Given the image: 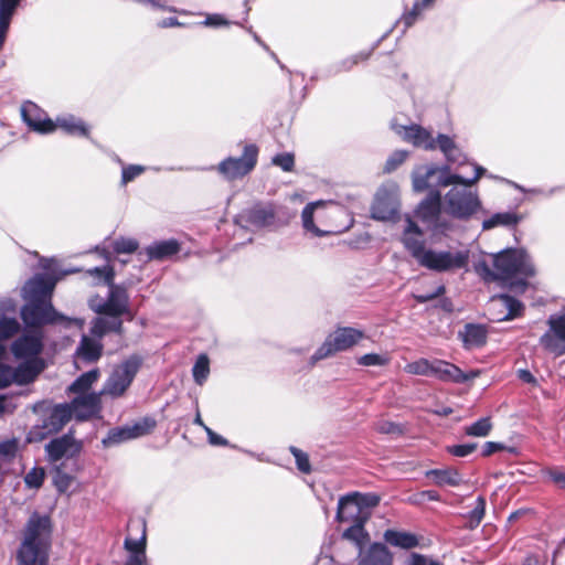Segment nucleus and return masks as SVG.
<instances>
[{
    "instance_id": "1",
    "label": "nucleus",
    "mask_w": 565,
    "mask_h": 565,
    "mask_svg": "<svg viewBox=\"0 0 565 565\" xmlns=\"http://www.w3.org/2000/svg\"><path fill=\"white\" fill-rule=\"evenodd\" d=\"M477 274L484 281H509L519 278L511 284L512 288L524 290L527 286L524 280L535 274L530 256L524 249L508 248L493 255V270L486 260L475 266Z\"/></svg>"
},
{
    "instance_id": "2",
    "label": "nucleus",
    "mask_w": 565,
    "mask_h": 565,
    "mask_svg": "<svg viewBox=\"0 0 565 565\" xmlns=\"http://www.w3.org/2000/svg\"><path fill=\"white\" fill-rule=\"evenodd\" d=\"M49 516L33 514L25 526L23 540L17 554L18 565H47L51 545Z\"/></svg>"
},
{
    "instance_id": "3",
    "label": "nucleus",
    "mask_w": 565,
    "mask_h": 565,
    "mask_svg": "<svg viewBox=\"0 0 565 565\" xmlns=\"http://www.w3.org/2000/svg\"><path fill=\"white\" fill-rule=\"evenodd\" d=\"M481 209L478 192L470 186H452L444 196L443 210L446 214L462 221L469 220Z\"/></svg>"
},
{
    "instance_id": "4",
    "label": "nucleus",
    "mask_w": 565,
    "mask_h": 565,
    "mask_svg": "<svg viewBox=\"0 0 565 565\" xmlns=\"http://www.w3.org/2000/svg\"><path fill=\"white\" fill-rule=\"evenodd\" d=\"M88 307L95 313L108 317H122L128 315L132 319L129 307V295L127 288L115 282L108 285L107 297L94 295L88 299Z\"/></svg>"
},
{
    "instance_id": "5",
    "label": "nucleus",
    "mask_w": 565,
    "mask_h": 565,
    "mask_svg": "<svg viewBox=\"0 0 565 565\" xmlns=\"http://www.w3.org/2000/svg\"><path fill=\"white\" fill-rule=\"evenodd\" d=\"M468 260V250L452 253L450 250L426 248L417 263L429 270L445 273L463 268Z\"/></svg>"
},
{
    "instance_id": "6",
    "label": "nucleus",
    "mask_w": 565,
    "mask_h": 565,
    "mask_svg": "<svg viewBox=\"0 0 565 565\" xmlns=\"http://www.w3.org/2000/svg\"><path fill=\"white\" fill-rule=\"evenodd\" d=\"M363 338V332L354 328H339L331 333L310 358V365L337 352L345 351Z\"/></svg>"
},
{
    "instance_id": "7",
    "label": "nucleus",
    "mask_w": 565,
    "mask_h": 565,
    "mask_svg": "<svg viewBox=\"0 0 565 565\" xmlns=\"http://www.w3.org/2000/svg\"><path fill=\"white\" fill-rule=\"evenodd\" d=\"M258 148L245 145L241 157H227L217 167V172L227 181L242 179L253 171L257 163Z\"/></svg>"
},
{
    "instance_id": "8",
    "label": "nucleus",
    "mask_w": 565,
    "mask_h": 565,
    "mask_svg": "<svg viewBox=\"0 0 565 565\" xmlns=\"http://www.w3.org/2000/svg\"><path fill=\"white\" fill-rule=\"evenodd\" d=\"M140 364L141 360L132 355L115 367L100 391L102 394L110 395L111 397L121 396L134 381Z\"/></svg>"
},
{
    "instance_id": "9",
    "label": "nucleus",
    "mask_w": 565,
    "mask_h": 565,
    "mask_svg": "<svg viewBox=\"0 0 565 565\" xmlns=\"http://www.w3.org/2000/svg\"><path fill=\"white\" fill-rule=\"evenodd\" d=\"M399 210V190L396 183L383 184L375 193L371 215L379 221H393Z\"/></svg>"
},
{
    "instance_id": "10",
    "label": "nucleus",
    "mask_w": 565,
    "mask_h": 565,
    "mask_svg": "<svg viewBox=\"0 0 565 565\" xmlns=\"http://www.w3.org/2000/svg\"><path fill=\"white\" fill-rule=\"evenodd\" d=\"M20 313L23 322L32 328L70 321L54 309L51 300L26 301Z\"/></svg>"
},
{
    "instance_id": "11",
    "label": "nucleus",
    "mask_w": 565,
    "mask_h": 565,
    "mask_svg": "<svg viewBox=\"0 0 565 565\" xmlns=\"http://www.w3.org/2000/svg\"><path fill=\"white\" fill-rule=\"evenodd\" d=\"M547 330L539 340L540 345L555 358L565 354V312L551 315L546 321Z\"/></svg>"
},
{
    "instance_id": "12",
    "label": "nucleus",
    "mask_w": 565,
    "mask_h": 565,
    "mask_svg": "<svg viewBox=\"0 0 565 565\" xmlns=\"http://www.w3.org/2000/svg\"><path fill=\"white\" fill-rule=\"evenodd\" d=\"M487 310L491 321H509L522 315L524 305L509 295H495L491 297Z\"/></svg>"
},
{
    "instance_id": "13",
    "label": "nucleus",
    "mask_w": 565,
    "mask_h": 565,
    "mask_svg": "<svg viewBox=\"0 0 565 565\" xmlns=\"http://www.w3.org/2000/svg\"><path fill=\"white\" fill-rule=\"evenodd\" d=\"M156 426V422L151 418H145L134 425L116 427L108 431L102 443L105 447L117 446L121 443L145 436L149 434Z\"/></svg>"
},
{
    "instance_id": "14",
    "label": "nucleus",
    "mask_w": 565,
    "mask_h": 565,
    "mask_svg": "<svg viewBox=\"0 0 565 565\" xmlns=\"http://www.w3.org/2000/svg\"><path fill=\"white\" fill-rule=\"evenodd\" d=\"M441 207L440 192L434 190L419 203L416 213L422 221L431 225L436 231L444 233L449 226L446 222L441 221Z\"/></svg>"
},
{
    "instance_id": "15",
    "label": "nucleus",
    "mask_w": 565,
    "mask_h": 565,
    "mask_svg": "<svg viewBox=\"0 0 565 565\" xmlns=\"http://www.w3.org/2000/svg\"><path fill=\"white\" fill-rule=\"evenodd\" d=\"M391 129L402 140L412 143L414 147L423 148L428 151L435 150V145H433V135L419 125H402L394 119L391 121Z\"/></svg>"
},
{
    "instance_id": "16",
    "label": "nucleus",
    "mask_w": 565,
    "mask_h": 565,
    "mask_svg": "<svg viewBox=\"0 0 565 565\" xmlns=\"http://www.w3.org/2000/svg\"><path fill=\"white\" fill-rule=\"evenodd\" d=\"M332 205L331 202L316 201L308 203L301 212L302 227L315 237L328 235L331 231L320 228L316 223L323 225V217L327 215L326 209Z\"/></svg>"
},
{
    "instance_id": "17",
    "label": "nucleus",
    "mask_w": 565,
    "mask_h": 565,
    "mask_svg": "<svg viewBox=\"0 0 565 565\" xmlns=\"http://www.w3.org/2000/svg\"><path fill=\"white\" fill-rule=\"evenodd\" d=\"M54 287L55 280L36 275L23 286L22 297L25 301H50Z\"/></svg>"
},
{
    "instance_id": "18",
    "label": "nucleus",
    "mask_w": 565,
    "mask_h": 565,
    "mask_svg": "<svg viewBox=\"0 0 565 565\" xmlns=\"http://www.w3.org/2000/svg\"><path fill=\"white\" fill-rule=\"evenodd\" d=\"M45 450L50 460L57 461L63 457L73 458L77 456L82 450V443L76 440L70 434H66L62 437L51 440L45 446Z\"/></svg>"
},
{
    "instance_id": "19",
    "label": "nucleus",
    "mask_w": 565,
    "mask_h": 565,
    "mask_svg": "<svg viewBox=\"0 0 565 565\" xmlns=\"http://www.w3.org/2000/svg\"><path fill=\"white\" fill-rule=\"evenodd\" d=\"M370 511H362L358 501L349 493L339 499L335 520L340 523L367 522Z\"/></svg>"
},
{
    "instance_id": "20",
    "label": "nucleus",
    "mask_w": 565,
    "mask_h": 565,
    "mask_svg": "<svg viewBox=\"0 0 565 565\" xmlns=\"http://www.w3.org/2000/svg\"><path fill=\"white\" fill-rule=\"evenodd\" d=\"M21 116L23 121L34 131L49 134L55 130L54 122L32 102L22 105Z\"/></svg>"
},
{
    "instance_id": "21",
    "label": "nucleus",
    "mask_w": 565,
    "mask_h": 565,
    "mask_svg": "<svg viewBox=\"0 0 565 565\" xmlns=\"http://www.w3.org/2000/svg\"><path fill=\"white\" fill-rule=\"evenodd\" d=\"M102 392H92L88 394L77 395L71 403H67L72 409V414L78 420H85L97 414L100 409Z\"/></svg>"
},
{
    "instance_id": "22",
    "label": "nucleus",
    "mask_w": 565,
    "mask_h": 565,
    "mask_svg": "<svg viewBox=\"0 0 565 565\" xmlns=\"http://www.w3.org/2000/svg\"><path fill=\"white\" fill-rule=\"evenodd\" d=\"M438 174V179L443 175L451 174L449 172V166L437 167L435 164H423L416 167L412 172L413 189L416 192L426 191L430 184L431 179ZM439 180H437V183Z\"/></svg>"
},
{
    "instance_id": "23",
    "label": "nucleus",
    "mask_w": 565,
    "mask_h": 565,
    "mask_svg": "<svg viewBox=\"0 0 565 565\" xmlns=\"http://www.w3.org/2000/svg\"><path fill=\"white\" fill-rule=\"evenodd\" d=\"M359 565H392L393 555L382 543L365 545L358 553Z\"/></svg>"
},
{
    "instance_id": "24",
    "label": "nucleus",
    "mask_w": 565,
    "mask_h": 565,
    "mask_svg": "<svg viewBox=\"0 0 565 565\" xmlns=\"http://www.w3.org/2000/svg\"><path fill=\"white\" fill-rule=\"evenodd\" d=\"M43 344L40 335L23 334L18 338L11 345L12 354L17 359H39L38 355L42 351Z\"/></svg>"
},
{
    "instance_id": "25",
    "label": "nucleus",
    "mask_w": 565,
    "mask_h": 565,
    "mask_svg": "<svg viewBox=\"0 0 565 565\" xmlns=\"http://www.w3.org/2000/svg\"><path fill=\"white\" fill-rule=\"evenodd\" d=\"M238 221L258 228L269 226L275 221V211L271 204H256L252 209L242 212Z\"/></svg>"
},
{
    "instance_id": "26",
    "label": "nucleus",
    "mask_w": 565,
    "mask_h": 565,
    "mask_svg": "<svg viewBox=\"0 0 565 565\" xmlns=\"http://www.w3.org/2000/svg\"><path fill=\"white\" fill-rule=\"evenodd\" d=\"M67 403L55 405L44 419L43 428L47 434L60 431L72 418V409Z\"/></svg>"
},
{
    "instance_id": "27",
    "label": "nucleus",
    "mask_w": 565,
    "mask_h": 565,
    "mask_svg": "<svg viewBox=\"0 0 565 565\" xmlns=\"http://www.w3.org/2000/svg\"><path fill=\"white\" fill-rule=\"evenodd\" d=\"M90 324V334L94 338L102 339L108 332L124 333L122 321L118 317H97L92 320Z\"/></svg>"
},
{
    "instance_id": "28",
    "label": "nucleus",
    "mask_w": 565,
    "mask_h": 565,
    "mask_svg": "<svg viewBox=\"0 0 565 565\" xmlns=\"http://www.w3.org/2000/svg\"><path fill=\"white\" fill-rule=\"evenodd\" d=\"M103 352L100 339L83 335L79 345L76 349V359L86 363L96 362Z\"/></svg>"
},
{
    "instance_id": "29",
    "label": "nucleus",
    "mask_w": 565,
    "mask_h": 565,
    "mask_svg": "<svg viewBox=\"0 0 565 565\" xmlns=\"http://www.w3.org/2000/svg\"><path fill=\"white\" fill-rule=\"evenodd\" d=\"M44 363L41 359L26 360L14 370V379L18 384H29L43 371Z\"/></svg>"
},
{
    "instance_id": "30",
    "label": "nucleus",
    "mask_w": 565,
    "mask_h": 565,
    "mask_svg": "<svg viewBox=\"0 0 565 565\" xmlns=\"http://www.w3.org/2000/svg\"><path fill=\"white\" fill-rule=\"evenodd\" d=\"M180 250V244L175 239L154 242L147 246L142 253L147 255L149 260H162Z\"/></svg>"
},
{
    "instance_id": "31",
    "label": "nucleus",
    "mask_w": 565,
    "mask_h": 565,
    "mask_svg": "<svg viewBox=\"0 0 565 565\" xmlns=\"http://www.w3.org/2000/svg\"><path fill=\"white\" fill-rule=\"evenodd\" d=\"M426 477L431 479L438 487H458L463 482L462 476L455 468L431 469L426 471Z\"/></svg>"
},
{
    "instance_id": "32",
    "label": "nucleus",
    "mask_w": 565,
    "mask_h": 565,
    "mask_svg": "<svg viewBox=\"0 0 565 565\" xmlns=\"http://www.w3.org/2000/svg\"><path fill=\"white\" fill-rule=\"evenodd\" d=\"M430 376H434L444 382L456 383V380H461L459 377L461 376V370L447 361L434 360L431 361Z\"/></svg>"
},
{
    "instance_id": "33",
    "label": "nucleus",
    "mask_w": 565,
    "mask_h": 565,
    "mask_svg": "<svg viewBox=\"0 0 565 565\" xmlns=\"http://www.w3.org/2000/svg\"><path fill=\"white\" fill-rule=\"evenodd\" d=\"M54 125L55 128L58 127L70 135L85 137L88 135V128L85 122L73 115L57 117Z\"/></svg>"
},
{
    "instance_id": "34",
    "label": "nucleus",
    "mask_w": 565,
    "mask_h": 565,
    "mask_svg": "<svg viewBox=\"0 0 565 565\" xmlns=\"http://www.w3.org/2000/svg\"><path fill=\"white\" fill-rule=\"evenodd\" d=\"M462 341L467 348H478L486 343L487 331L482 326L479 324H466L465 330L461 333Z\"/></svg>"
},
{
    "instance_id": "35",
    "label": "nucleus",
    "mask_w": 565,
    "mask_h": 565,
    "mask_svg": "<svg viewBox=\"0 0 565 565\" xmlns=\"http://www.w3.org/2000/svg\"><path fill=\"white\" fill-rule=\"evenodd\" d=\"M99 379V370L94 369L78 376L67 388L68 393L81 395L88 394L92 385Z\"/></svg>"
},
{
    "instance_id": "36",
    "label": "nucleus",
    "mask_w": 565,
    "mask_h": 565,
    "mask_svg": "<svg viewBox=\"0 0 565 565\" xmlns=\"http://www.w3.org/2000/svg\"><path fill=\"white\" fill-rule=\"evenodd\" d=\"M384 540L393 546L406 550L413 548L418 545L417 537L408 532L387 530L384 533Z\"/></svg>"
},
{
    "instance_id": "37",
    "label": "nucleus",
    "mask_w": 565,
    "mask_h": 565,
    "mask_svg": "<svg viewBox=\"0 0 565 565\" xmlns=\"http://www.w3.org/2000/svg\"><path fill=\"white\" fill-rule=\"evenodd\" d=\"M473 168H475V171H476V174L473 178L471 179H466L459 174H447V175H443L440 179H439V186H448V185H451V184H460V185H465V186H472L473 184H476L479 179L486 173V169L482 168L481 166H478L476 163H473Z\"/></svg>"
},
{
    "instance_id": "38",
    "label": "nucleus",
    "mask_w": 565,
    "mask_h": 565,
    "mask_svg": "<svg viewBox=\"0 0 565 565\" xmlns=\"http://www.w3.org/2000/svg\"><path fill=\"white\" fill-rule=\"evenodd\" d=\"M520 221L521 216L514 212L495 213L482 222V228L488 231L497 226H514Z\"/></svg>"
},
{
    "instance_id": "39",
    "label": "nucleus",
    "mask_w": 565,
    "mask_h": 565,
    "mask_svg": "<svg viewBox=\"0 0 565 565\" xmlns=\"http://www.w3.org/2000/svg\"><path fill=\"white\" fill-rule=\"evenodd\" d=\"M365 523L366 522L352 523V525L342 533V539L354 543L359 551L370 540V535L364 529Z\"/></svg>"
},
{
    "instance_id": "40",
    "label": "nucleus",
    "mask_w": 565,
    "mask_h": 565,
    "mask_svg": "<svg viewBox=\"0 0 565 565\" xmlns=\"http://www.w3.org/2000/svg\"><path fill=\"white\" fill-rule=\"evenodd\" d=\"M210 374V360L206 354H200L193 365L192 375L194 382L202 385Z\"/></svg>"
},
{
    "instance_id": "41",
    "label": "nucleus",
    "mask_w": 565,
    "mask_h": 565,
    "mask_svg": "<svg viewBox=\"0 0 565 565\" xmlns=\"http://www.w3.org/2000/svg\"><path fill=\"white\" fill-rule=\"evenodd\" d=\"M492 429L490 417H482L473 424L465 427V433L472 437H487Z\"/></svg>"
},
{
    "instance_id": "42",
    "label": "nucleus",
    "mask_w": 565,
    "mask_h": 565,
    "mask_svg": "<svg viewBox=\"0 0 565 565\" xmlns=\"http://www.w3.org/2000/svg\"><path fill=\"white\" fill-rule=\"evenodd\" d=\"M403 244L417 262L426 249L422 236L403 235Z\"/></svg>"
},
{
    "instance_id": "43",
    "label": "nucleus",
    "mask_w": 565,
    "mask_h": 565,
    "mask_svg": "<svg viewBox=\"0 0 565 565\" xmlns=\"http://www.w3.org/2000/svg\"><path fill=\"white\" fill-rule=\"evenodd\" d=\"M435 0H418L414 3L412 10L403 15V22L406 28L412 26L422 11L434 4Z\"/></svg>"
},
{
    "instance_id": "44",
    "label": "nucleus",
    "mask_w": 565,
    "mask_h": 565,
    "mask_svg": "<svg viewBox=\"0 0 565 565\" xmlns=\"http://www.w3.org/2000/svg\"><path fill=\"white\" fill-rule=\"evenodd\" d=\"M19 439L11 438L0 443V459L3 461H12L19 452Z\"/></svg>"
},
{
    "instance_id": "45",
    "label": "nucleus",
    "mask_w": 565,
    "mask_h": 565,
    "mask_svg": "<svg viewBox=\"0 0 565 565\" xmlns=\"http://www.w3.org/2000/svg\"><path fill=\"white\" fill-rule=\"evenodd\" d=\"M405 372L413 375L430 376L431 361L427 359H419L417 361L407 363L404 367Z\"/></svg>"
},
{
    "instance_id": "46",
    "label": "nucleus",
    "mask_w": 565,
    "mask_h": 565,
    "mask_svg": "<svg viewBox=\"0 0 565 565\" xmlns=\"http://www.w3.org/2000/svg\"><path fill=\"white\" fill-rule=\"evenodd\" d=\"M20 331V323L15 318L0 319V341L8 340Z\"/></svg>"
},
{
    "instance_id": "47",
    "label": "nucleus",
    "mask_w": 565,
    "mask_h": 565,
    "mask_svg": "<svg viewBox=\"0 0 565 565\" xmlns=\"http://www.w3.org/2000/svg\"><path fill=\"white\" fill-rule=\"evenodd\" d=\"M409 152L407 150H396L390 154L385 164L384 172L391 173L402 166L408 158Z\"/></svg>"
},
{
    "instance_id": "48",
    "label": "nucleus",
    "mask_w": 565,
    "mask_h": 565,
    "mask_svg": "<svg viewBox=\"0 0 565 565\" xmlns=\"http://www.w3.org/2000/svg\"><path fill=\"white\" fill-rule=\"evenodd\" d=\"M125 548L130 552V556H139L146 558V533L138 540L126 539Z\"/></svg>"
},
{
    "instance_id": "49",
    "label": "nucleus",
    "mask_w": 565,
    "mask_h": 565,
    "mask_svg": "<svg viewBox=\"0 0 565 565\" xmlns=\"http://www.w3.org/2000/svg\"><path fill=\"white\" fill-rule=\"evenodd\" d=\"M350 494L358 501L362 511H370V509L375 508L380 503V497L374 493L352 492Z\"/></svg>"
},
{
    "instance_id": "50",
    "label": "nucleus",
    "mask_w": 565,
    "mask_h": 565,
    "mask_svg": "<svg viewBox=\"0 0 565 565\" xmlns=\"http://www.w3.org/2000/svg\"><path fill=\"white\" fill-rule=\"evenodd\" d=\"M138 246V242L129 237H119L113 244L114 250L117 254H132L137 250Z\"/></svg>"
},
{
    "instance_id": "51",
    "label": "nucleus",
    "mask_w": 565,
    "mask_h": 565,
    "mask_svg": "<svg viewBox=\"0 0 565 565\" xmlns=\"http://www.w3.org/2000/svg\"><path fill=\"white\" fill-rule=\"evenodd\" d=\"M433 145H435V150L439 149L445 157L457 146V142L454 137L445 134H438L437 137H433Z\"/></svg>"
},
{
    "instance_id": "52",
    "label": "nucleus",
    "mask_w": 565,
    "mask_h": 565,
    "mask_svg": "<svg viewBox=\"0 0 565 565\" xmlns=\"http://www.w3.org/2000/svg\"><path fill=\"white\" fill-rule=\"evenodd\" d=\"M86 273L92 277L103 280L107 286L114 282L115 270L111 266L94 267Z\"/></svg>"
},
{
    "instance_id": "53",
    "label": "nucleus",
    "mask_w": 565,
    "mask_h": 565,
    "mask_svg": "<svg viewBox=\"0 0 565 565\" xmlns=\"http://www.w3.org/2000/svg\"><path fill=\"white\" fill-rule=\"evenodd\" d=\"M146 168L140 164H129L124 166L121 171V184L126 185L127 183L134 181L137 177L145 172Z\"/></svg>"
},
{
    "instance_id": "54",
    "label": "nucleus",
    "mask_w": 565,
    "mask_h": 565,
    "mask_svg": "<svg viewBox=\"0 0 565 565\" xmlns=\"http://www.w3.org/2000/svg\"><path fill=\"white\" fill-rule=\"evenodd\" d=\"M486 500L482 497H478L476 507L469 514V522L471 527H476L480 524L484 516Z\"/></svg>"
},
{
    "instance_id": "55",
    "label": "nucleus",
    "mask_w": 565,
    "mask_h": 565,
    "mask_svg": "<svg viewBox=\"0 0 565 565\" xmlns=\"http://www.w3.org/2000/svg\"><path fill=\"white\" fill-rule=\"evenodd\" d=\"M289 450L296 459L297 468L303 473H310L311 466L308 455L295 446H291Z\"/></svg>"
},
{
    "instance_id": "56",
    "label": "nucleus",
    "mask_w": 565,
    "mask_h": 565,
    "mask_svg": "<svg viewBox=\"0 0 565 565\" xmlns=\"http://www.w3.org/2000/svg\"><path fill=\"white\" fill-rule=\"evenodd\" d=\"M44 470L42 468H33L24 477V482L29 488H40L44 480Z\"/></svg>"
},
{
    "instance_id": "57",
    "label": "nucleus",
    "mask_w": 565,
    "mask_h": 565,
    "mask_svg": "<svg viewBox=\"0 0 565 565\" xmlns=\"http://www.w3.org/2000/svg\"><path fill=\"white\" fill-rule=\"evenodd\" d=\"M72 480V477L65 473L62 468H56L53 482L60 492L66 491L70 488Z\"/></svg>"
},
{
    "instance_id": "58",
    "label": "nucleus",
    "mask_w": 565,
    "mask_h": 565,
    "mask_svg": "<svg viewBox=\"0 0 565 565\" xmlns=\"http://www.w3.org/2000/svg\"><path fill=\"white\" fill-rule=\"evenodd\" d=\"M273 164L280 167L286 172H289L294 168L295 158L291 153H279L273 158Z\"/></svg>"
},
{
    "instance_id": "59",
    "label": "nucleus",
    "mask_w": 565,
    "mask_h": 565,
    "mask_svg": "<svg viewBox=\"0 0 565 565\" xmlns=\"http://www.w3.org/2000/svg\"><path fill=\"white\" fill-rule=\"evenodd\" d=\"M445 159L450 164L462 166L468 162V158L461 148L457 145L452 150L445 156Z\"/></svg>"
},
{
    "instance_id": "60",
    "label": "nucleus",
    "mask_w": 565,
    "mask_h": 565,
    "mask_svg": "<svg viewBox=\"0 0 565 565\" xmlns=\"http://www.w3.org/2000/svg\"><path fill=\"white\" fill-rule=\"evenodd\" d=\"M358 362L364 366H376L384 365L387 362V359L377 353H367L362 355Z\"/></svg>"
},
{
    "instance_id": "61",
    "label": "nucleus",
    "mask_w": 565,
    "mask_h": 565,
    "mask_svg": "<svg viewBox=\"0 0 565 565\" xmlns=\"http://www.w3.org/2000/svg\"><path fill=\"white\" fill-rule=\"evenodd\" d=\"M12 383H15L14 370L0 363V388L8 387Z\"/></svg>"
},
{
    "instance_id": "62",
    "label": "nucleus",
    "mask_w": 565,
    "mask_h": 565,
    "mask_svg": "<svg viewBox=\"0 0 565 565\" xmlns=\"http://www.w3.org/2000/svg\"><path fill=\"white\" fill-rule=\"evenodd\" d=\"M376 430L381 434H388V435L402 434V428L397 424H395L393 422H388V420L379 422L376 425Z\"/></svg>"
},
{
    "instance_id": "63",
    "label": "nucleus",
    "mask_w": 565,
    "mask_h": 565,
    "mask_svg": "<svg viewBox=\"0 0 565 565\" xmlns=\"http://www.w3.org/2000/svg\"><path fill=\"white\" fill-rule=\"evenodd\" d=\"M476 444H465V445H456L449 448L451 455L457 457H466L470 455L475 449Z\"/></svg>"
},
{
    "instance_id": "64",
    "label": "nucleus",
    "mask_w": 565,
    "mask_h": 565,
    "mask_svg": "<svg viewBox=\"0 0 565 565\" xmlns=\"http://www.w3.org/2000/svg\"><path fill=\"white\" fill-rule=\"evenodd\" d=\"M204 430L207 435L209 443L212 446H228V440L213 431L209 426H204Z\"/></svg>"
}]
</instances>
